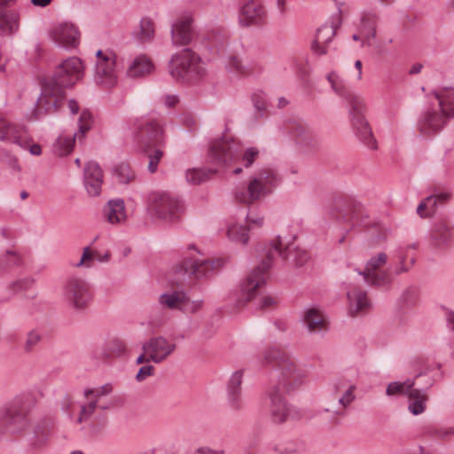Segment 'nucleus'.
Instances as JSON below:
<instances>
[{
	"instance_id": "obj_20",
	"label": "nucleus",
	"mask_w": 454,
	"mask_h": 454,
	"mask_svg": "<svg viewBox=\"0 0 454 454\" xmlns=\"http://www.w3.org/2000/svg\"><path fill=\"white\" fill-rule=\"evenodd\" d=\"M387 262V255L385 253H379L368 260L364 270L359 274L363 275L364 281L370 285L378 286L388 285L391 282L390 273L381 270Z\"/></svg>"
},
{
	"instance_id": "obj_4",
	"label": "nucleus",
	"mask_w": 454,
	"mask_h": 454,
	"mask_svg": "<svg viewBox=\"0 0 454 454\" xmlns=\"http://www.w3.org/2000/svg\"><path fill=\"white\" fill-rule=\"evenodd\" d=\"M130 132L137 142L146 147L149 159L148 170L154 173L163 156L162 147L165 145V135L161 117L151 113L147 115L135 118L129 122Z\"/></svg>"
},
{
	"instance_id": "obj_62",
	"label": "nucleus",
	"mask_w": 454,
	"mask_h": 454,
	"mask_svg": "<svg viewBox=\"0 0 454 454\" xmlns=\"http://www.w3.org/2000/svg\"><path fill=\"white\" fill-rule=\"evenodd\" d=\"M74 405V403L73 402L71 397L67 395L62 402V410L64 411L70 412Z\"/></svg>"
},
{
	"instance_id": "obj_40",
	"label": "nucleus",
	"mask_w": 454,
	"mask_h": 454,
	"mask_svg": "<svg viewBox=\"0 0 454 454\" xmlns=\"http://www.w3.org/2000/svg\"><path fill=\"white\" fill-rule=\"evenodd\" d=\"M95 250L91 246H87L82 248L80 259L71 261L70 265L75 269L90 270L95 266Z\"/></svg>"
},
{
	"instance_id": "obj_28",
	"label": "nucleus",
	"mask_w": 454,
	"mask_h": 454,
	"mask_svg": "<svg viewBox=\"0 0 454 454\" xmlns=\"http://www.w3.org/2000/svg\"><path fill=\"white\" fill-rule=\"evenodd\" d=\"M265 18V9L254 0H247L242 4L239 12V20L242 26L257 25Z\"/></svg>"
},
{
	"instance_id": "obj_38",
	"label": "nucleus",
	"mask_w": 454,
	"mask_h": 454,
	"mask_svg": "<svg viewBox=\"0 0 454 454\" xmlns=\"http://www.w3.org/2000/svg\"><path fill=\"white\" fill-rule=\"evenodd\" d=\"M333 91L342 99H345L352 91L349 90L346 81L336 72H330L326 75Z\"/></svg>"
},
{
	"instance_id": "obj_25",
	"label": "nucleus",
	"mask_w": 454,
	"mask_h": 454,
	"mask_svg": "<svg viewBox=\"0 0 454 454\" xmlns=\"http://www.w3.org/2000/svg\"><path fill=\"white\" fill-rule=\"evenodd\" d=\"M154 70L155 66L152 59L145 53H137L129 57L126 75L131 79L145 78L152 74Z\"/></svg>"
},
{
	"instance_id": "obj_21",
	"label": "nucleus",
	"mask_w": 454,
	"mask_h": 454,
	"mask_svg": "<svg viewBox=\"0 0 454 454\" xmlns=\"http://www.w3.org/2000/svg\"><path fill=\"white\" fill-rule=\"evenodd\" d=\"M193 19L190 13H184L171 25V41L174 46H184L191 43L196 36L192 26Z\"/></svg>"
},
{
	"instance_id": "obj_42",
	"label": "nucleus",
	"mask_w": 454,
	"mask_h": 454,
	"mask_svg": "<svg viewBox=\"0 0 454 454\" xmlns=\"http://www.w3.org/2000/svg\"><path fill=\"white\" fill-rule=\"evenodd\" d=\"M293 136L295 137L297 143L309 144L314 137L313 130L307 125L299 123L293 128Z\"/></svg>"
},
{
	"instance_id": "obj_11",
	"label": "nucleus",
	"mask_w": 454,
	"mask_h": 454,
	"mask_svg": "<svg viewBox=\"0 0 454 454\" xmlns=\"http://www.w3.org/2000/svg\"><path fill=\"white\" fill-rule=\"evenodd\" d=\"M63 100V90L45 80L42 82L41 93L33 109L25 118L27 121H35L53 114L61 107Z\"/></svg>"
},
{
	"instance_id": "obj_43",
	"label": "nucleus",
	"mask_w": 454,
	"mask_h": 454,
	"mask_svg": "<svg viewBox=\"0 0 454 454\" xmlns=\"http://www.w3.org/2000/svg\"><path fill=\"white\" fill-rule=\"evenodd\" d=\"M243 380V373L240 371L234 372L227 385L228 392H241V384Z\"/></svg>"
},
{
	"instance_id": "obj_2",
	"label": "nucleus",
	"mask_w": 454,
	"mask_h": 454,
	"mask_svg": "<svg viewBox=\"0 0 454 454\" xmlns=\"http://www.w3.org/2000/svg\"><path fill=\"white\" fill-rule=\"evenodd\" d=\"M256 147L242 150L240 145L232 137L224 136L212 143L208 151V162L213 168H191L185 173L186 181L192 184H199L207 180L219 170H231L239 175L243 168H249L259 157Z\"/></svg>"
},
{
	"instance_id": "obj_5",
	"label": "nucleus",
	"mask_w": 454,
	"mask_h": 454,
	"mask_svg": "<svg viewBox=\"0 0 454 454\" xmlns=\"http://www.w3.org/2000/svg\"><path fill=\"white\" fill-rule=\"evenodd\" d=\"M437 106L423 113L418 121L419 131L425 136L439 132L449 119L454 118V88L444 87L434 92Z\"/></svg>"
},
{
	"instance_id": "obj_45",
	"label": "nucleus",
	"mask_w": 454,
	"mask_h": 454,
	"mask_svg": "<svg viewBox=\"0 0 454 454\" xmlns=\"http://www.w3.org/2000/svg\"><path fill=\"white\" fill-rule=\"evenodd\" d=\"M227 401L229 406L234 411H240L244 408L241 392H228Z\"/></svg>"
},
{
	"instance_id": "obj_22",
	"label": "nucleus",
	"mask_w": 454,
	"mask_h": 454,
	"mask_svg": "<svg viewBox=\"0 0 454 454\" xmlns=\"http://www.w3.org/2000/svg\"><path fill=\"white\" fill-rule=\"evenodd\" d=\"M142 348L147 355L148 359L155 364H160L174 353L176 344L166 337L155 336L145 341Z\"/></svg>"
},
{
	"instance_id": "obj_9",
	"label": "nucleus",
	"mask_w": 454,
	"mask_h": 454,
	"mask_svg": "<svg viewBox=\"0 0 454 454\" xmlns=\"http://www.w3.org/2000/svg\"><path fill=\"white\" fill-rule=\"evenodd\" d=\"M352 129L358 139L371 149L376 148V140L372 129L365 118L367 104L365 100L354 92H351L345 99Z\"/></svg>"
},
{
	"instance_id": "obj_26",
	"label": "nucleus",
	"mask_w": 454,
	"mask_h": 454,
	"mask_svg": "<svg viewBox=\"0 0 454 454\" xmlns=\"http://www.w3.org/2000/svg\"><path fill=\"white\" fill-rule=\"evenodd\" d=\"M302 323L311 333H318L328 329V317L318 306L311 305L304 309Z\"/></svg>"
},
{
	"instance_id": "obj_52",
	"label": "nucleus",
	"mask_w": 454,
	"mask_h": 454,
	"mask_svg": "<svg viewBox=\"0 0 454 454\" xmlns=\"http://www.w3.org/2000/svg\"><path fill=\"white\" fill-rule=\"evenodd\" d=\"M252 100L254 107L258 111H262L266 108V98L265 95L262 91L254 92L252 96Z\"/></svg>"
},
{
	"instance_id": "obj_1",
	"label": "nucleus",
	"mask_w": 454,
	"mask_h": 454,
	"mask_svg": "<svg viewBox=\"0 0 454 454\" xmlns=\"http://www.w3.org/2000/svg\"><path fill=\"white\" fill-rule=\"evenodd\" d=\"M265 363L272 366L270 380L276 393L270 394V417L273 423L282 424L301 418V411L287 403L279 394L292 393L303 383L305 376L295 362L286 353L271 348L264 353Z\"/></svg>"
},
{
	"instance_id": "obj_60",
	"label": "nucleus",
	"mask_w": 454,
	"mask_h": 454,
	"mask_svg": "<svg viewBox=\"0 0 454 454\" xmlns=\"http://www.w3.org/2000/svg\"><path fill=\"white\" fill-rule=\"evenodd\" d=\"M399 264L395 269V274L399 275L403 272H407L410 270V267L405 264V257L403 254H400L399 256Z\"/></svg>"
},
{
	"instance_id": "obj_12",
	"label": "nucleus",
	"mask_w": 454,
	"mask_h": 454,
	"mask_svg": "<svg viewBox=\"0 0 454 454\" xmlns=\"http://www.w3.org/2000/svg\"><path fill=\"white\" fill-rule=\"evenodd\" d=\"M224 263L225 260L223 258L213 260L207 258L194 245H191L184 253L177 271L184 275L202 278L211 270L223 267Z\"/></svg>"
},
{
	"instance_id": "obj_14",
	"label": "nucleus",
	"mask_w": 454,
	"mask_h": 454,
	"mask_svg": "<svg viewBox=\"0 0 454 454\" xmlns=\"http://www.w3.org/2000/svg\"><path fill=\"white\" fill-rule=\"evenodd\" d=\"M147 203L151 215L166 222L177 220L184 210L183 201L166 192L150 193Z\"/></svg>"
},
{
	"instance_id": "obj_50",
	"label": "nucleus",
	"mask_w": 454,
	"mask_h": 454,
	"mask_svg": "<svg viewBox=\"0 0 454 454\" xmlns=\"http://www.w3.org/2000/svg\"><path fill=\"white\" fill-rule=\"evenodd\" d=\"M116 172L119 182L122 184H128L133 177V174L129 166H121L116 169Z\"/></svg>"
},
{
	"instance_id": "obj_18",
	"label": "nucleus",
	"mask_w": 454,
	"mask_h": 454,
	"mask_svg": "<svg viewBox=\"0 0 454 454\" xmlns=\"http://www.w3.org/2000/svg\"><path fill=\"white\" fill-rule=\"evenodd\" d=\"M209 48L219 55L225 68L231 73H239L242 65L235 52L231 51L229 36L226 33L216 30L209 36Z\"/></svg>"
},
{
	"instance_id": "obj_44",
	"label": "nucleus",
	"mask_w": 454,
	"mask_h": 454,
	"mask_svg": "<svg viewBox=\"0 0 454 454\" xmlns=\"http://www.w3.org/2000/svg\"><path fill=\"white\" fill-rule=\"evenodd\" d=\"M203 305V301L201 300H195L192 301L189 299V297L184 293V299L183 301V306L181 311L184 313H196L199 311Z\"/></svg>"
},
{
	"instance_id": "obj_16",
	"label": "nucleus",
	"mask_w": 454,
	"mask_h": 454,
	"mask_svg": "<svg viewBox=\"0 0 454 454\" xmlns=\"http://www.w3.org/2000/svg\"><path fill=\"white\" fill-rule=\"evenodd\" d=\"M92 114L83 110L79 117L78 130L74 133H61L52 145V152L59 156H67L74 149L75 141H82L92 126Z\"/></svg>"
},
{
	"instance_id": "obj_48",
	"label": "nucleus",
	"mask_w": 454,
	"mask_h": 454,
	"mask_svg": "<svg viewBox=\"0 0 454 454\" xmlns=\"http://www.w3.org/2000/svg\"><path fill=\"white\" fill-rule=\"evenodd\" d=\"M96 405L97 400L90 402L87 405H82L81 407V412L76 419V422L81 424L83 421L87 420L94 412Z\"/></svg>"
},
{
	"instance_id": "obj_61",
	"label": "nucleus",
	"mask_w": 454,
	"mask_h": 454,
	"mask_svg": "<svg viewBox=\"0 0 454 454\" xmlns=\"http://www.w3.org/2000/svg\"><path fill=\"white\" fill-rule=\"evenodd\" d=\"M275 299L271 296H269V295H266V296H262L261 298V303H260V307L261 308H269L270 306H272L273 304H275Z\"/></svg>"
},
{
	"instance_id": "obj_34",
	"label": "nucleus",
	"mask_w": 454,
	"mask_h": 454,
	"mask_svg": "<svg viewBox=\"0 0 454 454\" xmlns=\"http://www.w3.org/2000/svg\"><path fill=\"white\" fill-rule=\"evenodd\" d=\"M408 398V410L412 415L423 413L427 408V395L425 389L412 388Z\"/></svg>"
},
{
	"instance_id": "obj_58",
	"label": "nucleus",
	"mask_w": 454,
	"mask_h": 454,
	"mask_svg": "<svg viewBox=\"0 0 454 454\" xmlns=\"http://www.w3.org/2000/svg\"><path fill=\"white\" fill-rule=\"evenodd\" d=\"M434 195L437 198V202L440 206L448 202L451 196L448 191H440L434 193Z\"/></svg>"
},
{
	"instance_id": "obj_64",
	"label": "nucleus",
	"mask_w": 454,
	"mask_h": 454,
	"mask_svg": "<svg viewBox=\"0 0 454 454\" xmlns=\"http://www.w3.org/2000/svg\"><path fill=\"white\" fill-rule=\"evenodd\" d=\"M194 454H222V451L212 450L207 448H200L194 452Z\"/></svg>"
},
{
	"instance_id": "obj_15",
	"label": "nucleus",
	"mask_w": 454,
	"mask_h": 454,
	"mask_svg": "<svg viewBox=\"0 0 454 454\" xmlns=\"http://www.w3.org/2000/svg\"><path fill=\"white\" fill-rule=\"evenodd\" d=\"M47 38L56 47L72 51L81 43V31L79 27L71 20H59L52 23L47 29Z\"/></svg>"
},
{
	"instance_id": "obj_13",
	"label": "nucleus",
	"mask_w": 454,
	"mask_h": 454,
	"mask_svg": "<svg viewBox=\"0 0 454 454\" xmlns=\"http://www.w3.org/2000/svg\"><path fill=\"white\" fill-rule=\"evenodd\" d=\"M93 79L103 89L115 87L119 81L117 54L111 49L98 50L95 53Z\"/></svg>"
},
{
	"instance_id": "obj_30",
	"label": "nucleus",
	"mask_w": 454,
	"mask_h": 454,
	"mask_svg": "<svg viewBox=\"0 0 454 454\" xmlns=\"http://www.w3.org/2000/svg\"><path fill=\"white\" fill-rule=\"evenodd\" d=\"M20 27V10L19 8L0 9V35L12 37Z\"/></svg>"
},
{
	"instance_id": "obj_33",
	"label": "nucleus",
	"mask_w": 454,
	"mask_h": 454,
	"mask_svg": "<svg viewBox=\"0 0 454 454\" xmlns=\"http://www.w3.org/2000/svg\"><path fill=\"white\" fill-rule=\"evenodd\" d=\"M249 231L246 224L236 221H230L226 225V236L231 242L247 245L249 241Z\"/></svg>"
},
{
	"instance_id": "obj_3",
	"label": "nucleus",
	"mask_w": 454,
	"mask_h": 454,
	"mask_svg": "<svg viewBox=\"0 0 454 454\" xmlns=\"http://www.w3.org/2000/svg\"><path fill=\"white\" fill-rule=\"evenodd\" d=\"M279 255L283 260L295 266L302 265L308 259L307 252L298 247L294 240L287 241L278 237L272 241L267 253V260L262 261L240 286V294L247 301L262 294L266 283L267 270L272 266L273 257Z\"/></svg>"
},
{
	"instance_id": "obj_53",
	"label": "nucleus",
	"mask_w": 454,
	"mask_h": 454,
	"mask_svg": "<svg viewBox=\"0 0 454 454\" xmlns=\"http://www.w3.org/2000/svg\"><path fill=\"white\" fill-rule=\"evenodd\" d=\"M154 372V367L151 364L142 366L136 375V380L139 382L144 381Z\"/></svg>"
},
{
	"instance_id": "obj_19",
	"label": "nucleus",
	"mask_w": 454,
	"mask_h": 454,
	"mask_svg": "<svg viewBox=\"0 0 454 454\" xmlns=\"http://www.w3.org/2000/svg\"><path fill=\"white\" fill-rule=\"evenodd\" d=\"M343 5L344 3H339L337 4L338 18L335 21L325 23L317 28L315 38L311 43V50L316 55L322 56L327 54L328 44L333 41L338 28L341 25L340 15L342 13L341 7Z\"/></svg>"
},
{
	"instance_id": "obj_8",
	"label": "nucleus",
	"mask_w": 454,
	"mask_h": 454,
	"mask_svg": "<svg viewBox=\"0 0 454 454\" xmlns=\"http://www.w3.org/2000/svg\"><path fill=\"white\" fill-rule=\"evenodd\" d=\"M168 73L177 81L189 82L203 76L206 74V66L194 51L184 48L171 56Z\"/></svg>"
},
{
	"instance_id": "obj_29",
	"label": "nucleus",
	"mask_w": 454,
	"mask_h": 454,
	"mask_svg": "<svg viewBox=\"0 0 454 454\" xmlns=\"http://www.w3.org/2000/svg\"><path fill=\"white\" fill-rule=\"evenodd\" d=\"M104 219L113 226L123 225L127 222V209L122 199L109 200L103 207Z\"/></svg>"
},
{
	"instance_id": "obj_41",
	"label": "nucleus",
	"mask_w": 454,
	"mask_h": 454,
	"mask_svg": "<svg viewBox=\"0 0 454 454\" xmlns=\"http://www.w3.org/2000/svg\"><path fill=\"white\" fill-rule=\"evenodd\" d=\"M264 215L262 213L249 208L245 218V224L249 231L261 229L264 225Z\"/></svg>"
},
{
	"instance_id": "obj_55",
	"label": "nucleus",
	"mask_w": 454,
	"mask_h": 454,
	"mask_svg": "<svg viewBox=\"0 0 454 454\" xmlns=\"http://www.w3.org/2000/svg\"><path fill=\"white\" fill-rule=\"evenodd\" d=\"M95 263H108L112 259V254L109 250H106L105 252H99L98 250H95Z\"/></svg>"
},
{
	"instance_id": "obj_54",
	"label": "nucleus",
	"mask_w": 454,
	"mask_h": 454,
	"mask_svg": "<svg viewBox=\"0 0 454 454\" xmlns=\"http://www.w3.org/2000/svg\"><path fill=\"white\" fill-rule=\"evenodd\" d=\"M435 436L442 440L454 438V427H444L435 430Z\"/></svg>"
},
{
	"instance_id": "obj_57",
	"label": "nucleus",
	"mask_w": 454,
	"mask_h": 454,
	"mask_svg": "<svg viewBox=\"0 0 454 454\" xmlns=\"http://www.w3.org/2000/svg\"><path fill=\"white\" fill-rule=\"evenodd\" d=\"M29 283L30 280L28 278L18 279L11 284V288L14 291H20L25 289Z\"/></svg>"
},
{
	"instance_id": "obj_17",
	"label": "nucleus",
	"mask_w": 454,
	"mask_h": 454,
	"mask_svg": "<svg viewBox=\"0 0 454 454\" xmlns=\"http://www.w3.org/2000/svg\"><path fill=\"white\" fill-rule=\"evenodd\" d=\"M84 64L78 57H69L57 66L52 81L60 89L72 87L82 79Z\"/></svg>"
},
{
	"instance_id": "obj_56",
	"label": "nucleus",
	"mask_w": 454,
	"mask_h": 454,
	"mask_svg": "<svg viewBox=\"0 0 454 454\" xmlns=\"http://www.w3.org/2000/svg\"><path fill=\"white\" fill-rule=\"evenodd\" d=\"M424 201L427 203V207L429 214L434 213L438 206H440L437 202V198H435L434 194L427 197Z\"/></svg>"
},
{
	"instance_id": "obj_10",
	"label": "nucleus",
	"mask_w": 454,
	"mask_h": 454,
	"mask_svg": "<svg viewBox=\"0 0 454 454\" xmlns=\"http://www.w3.org/2000/svg\"><path fill=\"white\" fill-rule=\"evenodd\" d=\"M62 296L71 309L82 311L93 301L92 285L83 277L72 275L63 284Z\"/></svg>"
},
{
	"instance_id": "obj_7",
	"label": "nucleus",
	"mask_w": 454,
	"mask_h": 454,
	"mask_svg": "<svg viewBox=\"0 0 454 454\" xmlns=\"http://www.w3.org/2000/svg\"><path fill=\"white\" fill-rule=\"evenodd\" d=\"M35 404L30 392L16 395L0 409V427L12 434H18L27 427V411Z\"/></svg>"
},
{
	"instance_id": "obj_37",
	"label": "nucleus",
	"mask_w": 454,
	"mask_h": 454,
	"mask_svg": "<svg viewBox=\"0 0 454 454\" xmlns=\"http://www.w3.org/2000/svg\"><path fill=\"white\" fill-rule=\"evenodd\" d=\"M184 299V292L182 291H168L163 293L159 297V303L165 308L179 310L182 309L183 301Z\"/></svg>"
},
{
	"instance_id": "obj_6",
	"label": "nucleus",
	"mask_w": 454,
	"mask_h": 454,
	"mask_svg": "<svg viewBox=\"0 0 454 454\" xmlns=\"http://www.w3.org/2000/svg\"><path fill=\"white\" fill-rule=\"evenodd\" d=\"M279 183L280 179L273 169L262 168L249 177L246 190L236 187L233 197L239 203L251 205L271 194Z\"/></svg>"
},
{
	"instance_id": "obj_59",
	"label": "nucleus",
	"mask_w": 454,
	"mask_h": 454,
	"mask_svg": "<svg viewBox=\"0 0 454 454\" xmlns=\"http://www.w3.org/2000/svg\"><path fill=\"white\" fill-rule=\"evenodd\" d=\"M28 145L25 147H21L22 149H27L30 154L35 156H39L42 154L41 145L38 144L32 143V139L27 143Z\"/></svg>"
},
{
	"instance_id": "obj_23",
	"label": "nucleus",
	"mask_w": 454,
	"mask_h": 454,
	"mask_svg": "<svg viewBox=\"0 0 454 454\" xmlns=\"http://www.w3.org/2000/svg\"><path fill=\"white\" fill-rule=\"evenodd\" d=\"M333 395L338 399V406L342 411L347 410L356 400L357 386L347 378H339L332 381Z\"/></svg>"
},
{
	"instance_id": "obj_27",
	"label": "nucleus",
	"mask_w": 454,
	"mask_h": 454,
	"mask_svg": "<svg viewBox=\"0 0 454 454\" xmlns=\"http://www.w3.org/2000/svg\"><path fill=\"white\" fill-rule=\"evenodd\" d=\"M103 173L95 161H88L83 169V184L90 196H98L101 192Z\"/></svg>"
},
{
	"instance_id": "obj_51",
	"label": "nucleus",
	"mask_w": 454,
	"mask_h": 454,
	"mask_svg": "<svg viewBox=\"0 0 454 454\" xmlns=\"http://www.w3.org/2000/svg\"><path fill=\"white\" fill-rule=\"evenodd\" d=\"M109 349L116 356H121L126 351V346L121 340L114 339L109 343Z\"/></svg>"
},
{
	"instance_id": "obj_32",
	"label": "nucleus",
	"mask_w": 454,
	"mask_h": 454,
	"mask_svg": "<svg viewBox=\"0 0 454 454\" xmlns=\"http://www.w3.org/2000/svg\"><path fill=\"white\" fill-rule=\"evenodd\" d=\"M347 296L348 301V312L352 316L366 310L371 306L366 293L359 288H350L347 292Z\"/></svg>"
},
{
	"instance_id": "obj_36",
	"label": "nucleus",
	"mask_w": 454,
	"mask_h": 454,
	"mask_svg": "<svg viewBox=\"0 0 454 454\" xmlns=\"http://www.w3.org/2000/svg\"><path fill=\"white\" fill-rule=\"evenodd\" d=\"M155 35L154 22L149 17H143L139 21L138 29L135 37L140 43H147L153 40Z\"/></svg>"
},
{
	"instance_id": "obj_47",
	"label": "nucleus",
	"mask_w": 454,
	"mask_h": 454,
	"mask_svg": "<svg viewBox=\"0 0 454 454\" xmlns=\"http://www.w3.org/2000/svg\"><path fill=\"white\" fill-rule=\"evenodd\" d=\"M42 339L41 333L36 330L30 331L26 339L24 348L27 352L31 351Z\"/></svg>"
},
{
	"instance_id": "obj_31",
	"label": "nucleus",
	"mask_w": 454,
	"mask_h": 454,
	"mask_svg": "<svg viewBox=\"0 0 454 454\" xmlns=\"http://www.w3.org/2000/svg\"><path fill=\"white\" fill-rule=\"evenodd\" d=\"M357 29L358 33L364 37L362 46L370 44L371 41L376 36V15L370 12H363L360 15Z\"/></svg>"
},
{
	"instance_id": "obj_49",
	"label": "nucleus",
	"mask_w": 454,
	"mask_h": 454,
	"mask_svg": "<svg viewBox=\"0 0 454 454\" xmlns=\"http://www.w3.org/2000/svg\"><path fill=\"white\" fill-rule=\"evenodd\" d=\"M112 391V386L110 384H106L99 387L85 390L84 394L87 397L98 398L102 395H106Z\"/></svg>"
},
{
	"instance_id": "obj_46",
	"label": "nucleus",
	"mask_w": 454,
	"mask_h": 454,
	"mask_svg": "<svg viewBox=\"0 0 454 454\" xmlns=\"http://www.w3.org/2000/svg\"><path fill=\"white\" fill-rule=\"evenodd\" d=\"M433 235L439 243H445L450 238V229L444 223H439L435 226Z\"/></svg>"
},
{
	"instance_id": "obj_35",
	"label": "nucleus",
	"mask_w": 454,
	"mask_h": 454,
	"mask_svg": "<svg viewBox=\"0 0 454 454\" xmlns=\"http://www.w3.org/2000/svg\"><path fill=\"white\" fill-rule=\"evenodd\" d=\"M24 264L21 252L14 247H9L0 254V269L12 270Z\"/></svg>"
},
{
	"instance_id": "obj_39",
	"label": "nucleus",
	"mask_w": 454,
	"mask_h": 454,
	"mask_svg": "<svg viewBox=\"0 0 454 454\" xmlns=\"http://www.w3.org/2000/svg\"><path fill=\"white\" fill-rule=\"evenodd\" d=\"M414 380H406L404 381L390 382L386 388V395L388 397L405 395L408 396L414 387Z\"/></svg>"
},
{
	"instance_id": "obj_24",
	"label": "nucleus",
	"mask_w": 454,
	"mask_h": 454,
	"mask_svg": "<svg viewBox=\"0 0 454 454\" xmlns=\"http://www.w3.org/2000/svg\"><path fill=\"white\" fill-rule=\"evenodd\" d=\"M30 140L31 136L25 126L0 121V142L12 143L20 147H25Z\"/></svg>"
},
{
	"instance_id": "obj_63",
	"label": "nucleus",
	"mask_w": 454,
	"mask_h": 454,
	"mask_svg": "<svg viewBox=\"0 0 454 454\" xmlns=\"http://www.w3.org/2000/svg\"><path fill=\"white\" fill-rule=\"evenodd\" d=\"M178 102V98L176 95H167L164 97V104L168 107L174 106Z\"/></svg>"
}]
</instances>
